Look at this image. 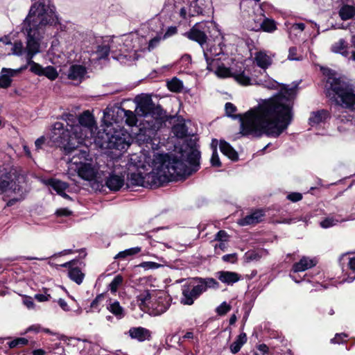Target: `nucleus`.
I'll return each mask as SVG.
<instances>
[{"label": "nucleus", "instance_id": "obj_1", "mask_svg": "<svg viewBox=\"0 0 355 355\" xmlns=\"http://www.w3.org/2000/svg\"><path fill=\"white\" fill-rule=\"evenodd\" d=\"M135 112L138 116L144 118L142 127L137 137V141L148 148L143 150L137 166L144 168L148 165L152 171L144 176L132 174L130 180L132 184L158 187L164 183L189 176L199 169L200 152L197 149L181 150L178 154L155 152L160 144L159 139L156 137L157 131L164 123L162 109L159 106H155L150 100H147L140 102Z\"/></svg>", "mask_w": 355, "mask_h": 355}, {"label": "nucleus", "instance_id": "obj_2", "mask_svg": "<svg viewBox=\"0 0 355 355\" xmlns=\"http://www.w3.org/2000/svg\"><path fill=\"white\" fill-rule=\"evenodd\" d=\"M297 85H282L279 92L272 97L261 100L258 105L244 114H234L236 107L232 103L225 105V114L241 122V133L244 136L259 137L263 135L278 137L293 120V101Z\"/></svg>", "mask_w": 355, "mask_h": 355}, {"label": "nucleus", "instance_id": "obj_3", "mask_svg": "<svg viewBox=\"0 0 355 355\" xmlns=\"http://www.w3.org/2000/svg\"><path fill=\"white\" fill-rule=\"evenodd\" d=\"M58 23V17L51 0H32L28 14L21 28V32L26 35V46L20 41L8 43L12 46V54L24 57L29 64L30 71L37 76H42L44 67L33 59L40 52L45 28Z\"/></svg>", "mask_w": 355, "mask_h": 355}, {"label": "nucleus", "instance_id": "obj_4", "mask_svg": "<svg viewBox=\"0 0 355 355\" xmlns=\"http://www.w3.org/2000/svg\"><path fill=\"white\" fill-rule=\"evenodd\" d=\"M77 121L75 127L71 128L74 137L69 135V129L64 130L62 123L55 122L50 136L52 142L68 153L81 146L92 144L97 128L92 115L89 111H85L79 116Z\"/></svg>", "mask_w": 355, "mask_h": 355}, {"label": "nucleus", "instance_id": "obj_5", "mask_svg": "<svg viewBox=\"0 0 355 355\" xmlns=\"http://www.w3.org/2000/svg\"><path fill=\"white\" fill-rule=\"evenodd\" d=\"M145 40L139 37L136 33L125 35L121 37L108 38L101 45L97 46L96 53L98 59L105 58L109 53H112L114 59L124 64H130V60L136 57L132 55L130 46H139L145 44Z\"/></svg>", "mask_w": 355, "mask_h": 355}, {"label": "nucleus", "instance_id": "obj_6", "mask_svg": "<svg viewBox=\"0 0 355 355\" xmlns=\"http://www.w3.org/2000/svg\"><path fill=\"white\" fill-rule=\"evenodd\" d=\"M207 21L196 23L185 35L191 40L197 42L202 48L205 59L207 62V68L213 69V63L220 61L218 58L224 54L223 46L221 42H207V33L209 31Z\"/></svg>", "mask_w": 355, "mask_h": 355}, {"label": "nucleus", "instance_id": "obj_7", "mask_svg": "<svg viewBox=\"0 0 355 355\" xmlns=\"http://www.w3.org/2000/svg\"><path fill=\"white\" fill-rule=\"evenodd\" d=\"M327 96L338 106L355 110V88L343 78L329 76L325 84Z\"/></svg>", "mask_w": 355, "mask_h": 355}, {"label": "nucleus", "instance_id": "obj_8", "mask_svg": "<svg viewBox=\"0 0 355 355\" xmlns=\"http://www.w3.org/2000/svg\"><path fill=\"white\" fill-rule=\"evenodd\" d=\"M65 153L71 154V157L68 162L69 170L77 172L78 176L83 180L92 181L96 179L98 173L97 168L90 163L85 162L89 156L87 146L76 148L69 153L67 151Z\"/></svg>", "mask_w": 355, "mask_h": 355}, {"label": "nucleus", "instance_id": "obj_9", "mask_svg": "<svg viewBox=\"0 0 355 355\" xmlns=\"http://www.w3.org/2000/svg\"><path fill=\"white\" fill-rule=\"evenodd\" d=\"M218 283L213 278H196L189 285L182 288L180 302L184 305H191L208 288H216Z\"/></svg>", "mask_w": 355, "mask_h": 355}, {"label": "nucleus", "instance_id": "obj_10", "mask_svg": "<svg viewBox=\"0 0 355 355\" xmlns=\"http://www.w3.org/2000/svg\"><path fill=\"white\" fill-rule=\"evenodd\" d=\"M105 123V128L103 129L106 137L107 146L109 148L123 150L128 148L130 144V135L123 129L119 128L120 126L116 125L114 126V123L111 120L107 119V122Z\"/></svg>", "mask_w": 355, "mask_h": 355}, {"label": "nucleus", "instance_id": "obj_11", "mask_svg": "<svg viewBox=\"0 0 355 355\" xmlns=\"http://www.w3.org/2000/svg\"><path fill=\"white\" fill-rule=\"evenodd\" d=\"M107 119L116 125L124 122L129 126L135 125L137 121V116L133 112L120 107L107 108L103 112V123L107 122Z\"/></svg>", "mask_w": 355, "mask_h": 355}, {"label": "nucleus", "instance_id": "obj_12", "mask_svg": "<svg viewBox=\"0 0 355 355\" xmlns=\"http://www.w3.org/2000/svg\"><path fill=\"white\" fill-rule=\"evenodd\" d=\"M207 69L210 71L214 72V73L219 78H225L233 77L238 83L243 86L253 84L252 79L244 71H232L229 67H225L223 63H220V61L213 63V69Z\"/></svg>", "mask_w": 355, "mask_h": 355}, {"label": "nucleus", "instance_id": "obj_13", "mask_svg": "<svg viewBox=\"0 0 355 355\" xmlns=\"http://www.w3.org/2000/svg\"><path fill=\"white\" fill-rule=\"evenodd\" d=\"M316 264L317 261L315 259L303 257L298 262H296L293 265L289 277L296 283H300L304 280L311 282V278L313 277L312 275L311 276L310 275L306 274L304 275L303 278H301L297 277L295 274L310 269Z\"/></svg>", "mask_w": 355, "mask_h": 355}, {"label": "nucleus", "instance_id": "obj_14", "mask_svg": "<svg viewBox=\"0 0 355 355\" xmlns=\"http://www.w3.org/2000/svg\"><path fill=\"white\" fill-rule=\"evenodd\" d=\"M24 178L15 173H8L0 177V191L21 192V185Z\"/></svg>", "mask_w": 355, "mask_h": 355}, {"label": "nucleus", "instance_id": "obj_15", "mask_svg": "<svg viewBox=\"0 0 355 355\" xmlns=\"http://www.w3.org/2000/svg\"><path fill=\"white\" fill-rule=\"evenodd\" d=\"M169 299L163 292H154V297L151 301L149 313L152 315H160L165 313L169 308Z\"/></svg>", "mask_w": 355, "mask_h": 355}, {"label": "nucleus", "instance_id": "obj_16", "mask_svg": "<svg viewBox=\"0 0 355 355\" xmlns=\"http://www.w3.org/2000/svg\"><path fill=\"white\" fill-rule=\"evenodd\" d=\"M139 37L144 38L145 40L146 43L144 44L139 45V46H136L134 45L130 46V51H132V55H135L136 58L130 60V64H132L135 61L137 60L139 57H141L140 52H144L146 51H151L155 48H157L162 40H164L162 37V33H158L155 37L150 40L149 41L147 40L146 37L140 36L137 34Z\"/></svg>", "mask_w": 355, "mask_h": 355}, {"label": "nucleus", "instance_id": "obj_17", "mask_svg": "<svg viewBox=\"0 0 355 355\" xmlns=\"http://www.w3.org/2000/svg\"><path fill=\"white\" fill-rule=\"evenodd\" d=\"M340 262L345 277L344 282H352L355 279V254H343L340 259Z\"/></svg>", "mask_w": 355, "mask_h": 355}, {"label": "nucleus", "instance_id": "obj_18", "mask_svg": "<svg viewBox=\"0 0 355 355\" xmlns=\"http://www.w3.org/2000/svg\"><path fill=\"white\" fill-rule=\"evenodd\" d=\"M248 28L254 31L272 33L277 29V25L273 19L262 16L258 19H254L252 24L249 23Z\"/></svg>", "mask_w": 355, "mask_h": 355}, {"label": "nucleus", "instance_id": "obj_19", "mask_svg": "<svg viewBox=\"0 0 355 355\" xmlns=\"http://www.w3.org/2000/svg\"><path fill=\"white\" fill-rule=\"evenodd\" d=\"M125 334H127L131 339L136 340L140 343L146 340H150L152 338L151 331L143 327H131Z\"/></svg>", "mask_w": 355, "mask_h": 355}, {"label": "nucleus", "instance_id": "obj_20", "mask_svg": "<svg viewBox=\"0 0 355 355\" xmlns=\"http://www.w3.org/2000/svg\"><path fill=\"white\" fill-rule=\"evenodd\" d=\"M265 216L262 209H257L252 212L250 214L245 216L238 221V224L241 226L254 225L263 220Z\"/></svg>", "mask_w": 355, "mask_h": 355}, {"label": "nucleus", "instance_id": "obj_21", "mask_svg": "<svg viewBox=\"0 0 355 355\" xmlns=\"http://www.w3.org/2000/svg\"><path fill=\"white\" fill-rule=\"evenodd\" d=\"M17 76L13 69L3 67L0 72V88L7 89L12 83V78Z\"/></svg>", "mask_w": 355, "mask_h": 355}, {"label": "nucleus", "instance_id": "obj_22", "mask_svg": "<svg viewBox=\"0 0 355 355\" xmlns=\"http://www.w3.org/2000/svg\"><path fill=\"white\" fill-rule=\"evenodd\" d=\"M154 292L156 291H153L150 292L149 291H144L137 296V303L141 310L148 311L151 301L154 297Z\"/></svg>", "mask_w": 355, "mask_h": 355}, {"label": "nucleus", "instance_id": "obj_23", "mask_svg": "<svg viewBox=\"0 0 355 355\" xmlns=\"http://www.w3.org/2000/svg\"><path fill=\"white\" fill-rule=\"evenodd\" d=\"M254 63L263 69H268L272 62V59L270 55L268 54L264 51H260L254 54Z\"/></svg>", "mask_w": 355, "mask_h": 355}, {"label": "nucleus", "instance_id": "obj_24", "mask_svg": "<svg viewBox=\"0 0 355 355\" xmlns=\"http://www.w3.org/2000/svg\"><path fill=\"white\" fill-rule=\"evenodd\" d=\"M331 49L332 52L339 53L343 57L351 60L352 51H349L348 43L345 39H340L338 42L333 44Z\"/></svg>", "mask_w": 355, "mask_h": 355}, {"label": "nucleus", "instance_id": "obj_25", "mask_svg": "<svg viewBox=\"0 0 355 355\" xmlns=\"http://www.w3.org/2000/svg\"><path fill=\"white\" fill-rule=\"evenodd\" d=\"M87 72L86 68L80 64H73L70 67L68 78L70 80L81 82Z\"/></svg>", "mask_w": 355, "mask_h": 355}, {"label": "nucleus", "instance_id": "obj_26", "mask_svg": "<svg viewBox=\"0 0 355 355\" xmlns=\"http://www.w3.org/2000/svg\"><path fill=\"white\" fill-rule=\"evenodd\" d=\"M107 309L112 313L117 320H121L125 315L124 308L116 300H110L107 304Z\"/></svg>", "mask_w": 355, "mask_h": 355}, {"label": "nucleus", "instance_id": "obj_27", "mask_svg": "<svg viewBox=\"0 0 355 355\" xmlns=\"http://www.w3.org/2000/svg\"><path fill=\"white\" fill-rule=\"evenodd\" d=\"M105 184L111 191H119L124 184V178L121 175L111 174L107 178Z\"/></svg>", "mask_w": 355, "mask_h": 355}, {"label": "nucleus", "instance_id": "obj_28", "mask_svg": "<svg viewBox=\"0 0 355 355\" xmlns=\"http://www.w3.org/2000/svg\"><path fill=\"white\" fill-rule=\"evenodd\" d=\"M218 279L227 285H232L240 279V275L235 272L220 271L217 273Z\"/></svg>", "mask_w": 355, "mask_h": 355}, {"label": "nucleus", "instance_id": "obj_29", "mask_svg": "<svg viewBox=\"0 0 355 355\" xmlns=\"http://www.w3.org/2000/svg\"><path fill=\"white\" fill-rule=\"evenodd\" d=\"M329 117V112L324 110L313 112L309 117V124L311 125H318L325 121Z\"/></svg>", "mask_w": 355, "mask_h": 355}, {"label": "nucleus", "instance_id": "obj_30", "mask_svg": "<svg viewBox=\"0 0 355 355\" xmlns=\"http://www.w3.org/2000/svg\"><path fill=\"white\" fill-rule=\"evenodd\" d=\"M219 147L221 153L228 158L232 161H236L238 159V153L229 143L225 141H220Z\"/></svg>", "mask_w": 355, "mask_h": 355}, {"label": "nucleus", "instance_id": "obj_31", "mask_svg": "<svg viewBox=\"0 0 355 355\" xmlns=\"http://www.w3.org/2000/svg\"><path fill=\"white\" fill-rule=\"evenodd\" d=\"M338 15L343 21L351 19L355 16V7L354 6L345 4L340 8Z\"/></svg>", "mask_w": 355, "mask_h": 355}, {"label": "nucleus", "instance_id": "obj_32", "mask_svg": "<svg viewBox=\"0 0 355 355\" xmlns=\"http://www.w3.org/2000/svg\"><path fill=\"white\" fill-rule=\"evenodd\" d=\"M254 84L261 85L270 89H277L280 86L278 82L267 76H265L263 78H260L254 80Z\"/></svg>", "mask_w": 355, "mask_h": 355}, {"label": "nucleus", "instance_id": "obj_33", "mask_svg": "<svg viewBox=\"0 0 355 355\" xmlns=\"http://www.w3.org/2000/svg\"><path fill=\"white\" fill-rule=\"evenodd\" d=\"M247 342V336L244 332L241 333L230 345V351L232 354L239 352L242 346Z\"/></svg>", "mask_w": 355, "mask_h": 355}, {"label": "nucleus", "instance_id": "obj_34", "mask_svg": "<svg viewBox=\"0 0 355 355\" xmlns=\"http://www.w3.org/2000/svg\"><path fill=\"white\" fill-rule=\"evenodd\" d=\"M46 183L55 191L58 194L65 191L69 187L68 184L66 182L53 178L47 180Z\"/></svg>", "mask_w": 355, "mask_h": 355}, {"label": "nucleus", "instance_id": "obj_35", "mask_svg": "<svg viewBox=\"0 0 355 355\" xmlns=\"http://www.w3.org/2000/svg\"><path fill=\"white\" fill-rule=\"evenodd\" d=\"M141 250V248L140 247H134L130 248L128 249H126L123 251L119 252L118 254H116L114 259H126L130 257H132L138 253H139Z\"/></svg>", "mask_w": 355, "mask_h": 355}, {"label": "nucleus", "instance_id": "obj_36", "mask_svg": "<svg viewBox=\"0 0 355 355\" xmlns=\"http://www.w3.org/2000/svg\"><path fill=\"white\" fill-rule=\"evenodd\" d=\"M69 277L73 282H75L78 284H80L84 279L85 275L81 272V270L76 268H71L68 272Z\"/></svg>", "mask_w": 355, "mask_h": 355}, {"label": "nucleus", "instance_id": "obj_37", "mask_svg": "<svg viewBox=\"0 0 355 355\" xmlns=\"http://www.w3.org/2000/svg\"><path fill=\"white\" fill-rule=\"evenodd\" d=\"M64 120L67 123L66 128H64V130L69 129V135L72 137H74L73 135L72 127L74 128L76 124L77 123V117L75 114H66L63 116Z\"/></svg>", "mask_w": 355, "mask_h": 355}, {"label": "nucleus", "instance_id": "obj_38", "mask_svg": "<svg viewBox=\"0 0 355 355\" xmlns=\"http://www.w3.org/2000/svg\"><path fill=\"white\" fill-rule=\"evenodd\" d=\"M354 220V218L350 216L347 219L339 220V219H337L334 217H327V218H324V220H322L320 223V224L322 228H329V227H333V226L337 225L338 223H340L341 221H347V220Z\"/></svg>", "mask_w": 355, "mask_h": 355}, {"label": "nucleus", "instance_id": "obj_39", "mask_svg": "<svg viewBox=\"0 0 355 355\" xmlns=\"http://www.w3.org/2000/svg\"><path fill=\"white\" fill-rule=\"evenodd\" d=\"M268 254L267 250L264 249H259L255 251L248 252L245 254V257L248 261H258L261 257Z\"/></svg>", "mask_w": 355, "mask_h": 355}, {"label": "nucleus", "instance_id": "obj_40", "mask_svg": "<svg viewBox=\"0 0 355 355\" xmlns=\"http://www.w3.org/2000/svg\"><path fill=\"white\" fill-rule=\"evenodd\" d=\"M167 87L171 92H179L182 89L183 85L181 80L177 78H173L167 83Z\"/></svg>", "mask_w": 355, "mask_h": 355}, {"label": "nucleus", "instance_id": "obj_41", "mask_svg": "<svg viewBox=\"0 0 355 355\" xmlns=\"http://www.w3.org/2000/svg\"><path fill=\"white\" fill-rule=\"evenodd\" d=\"M123 282V277L121 275H117L114 277L113 280L109 284V288L112 293L116 292L119 286H121Z\"/></svg>", "mask_w": 355, "mask_h": 355}, {"label": "nucleus", "instance_id": "obj_42", "mask_svg": "<svg viewBox=\"0 0 355 355\" xmlns=\"http://www.w3.org/2000/svg\"><path fill=\"white\" fill-rule=\"evenodd\" d=\"M42 76H46L51 80H55L58 76V73L55 67L48 66L43 69Z\"/></svg>", "mask_w": 355, "mask_h": 355}, {"label": "nucleus", "instance_id": "obj_43", "mask_svg": "<svg viewBox=\"0 0 355 355\" xmlns=\"http://www.w3.org/2000/svg\"><path fill=\"white\" fill-rule=\"evenodd\" d=\"M198 0H193L189 7V16L193 17L202 14V9L198 5Z\"/></svg>", "mask_w": 355, "mask_h": 355}, {"label": "nucleus", "instance_id": "obj_44", "mask_svg": "<svg viewBox=\"0 0 355 355\" xmlns=\"http://www.w3.org/2000/svg\"><path fill=\"white\" fill-rule=\"evenodd\" d=\"M28 340L25 338H17L8 343L10 348L22 347L27 345Z\"/></svg>", "mask_w": 355, "mask_h": 355}, {"label": "nucleus", "instance_id": "obj_45", "mask_svg": "<svg viewBox=\"0 0 355 355\" xmlns=\"http://www.w3.org/2000/svg\"><path fill=\"white\" fill-rule=\"evenodd\" d=\"M232 309L230 304L227 303L226 302H223L221 303L216 309V312L219 315H225L227 312H229Z\"/></svg>", "mask_w": 355, "mask_h": 355}, {"label": "nucleus", "instance_id": "obj_46", "mask_svg": "<svg viewBox=\"0 0 355 355\" xmlns=\"http://www.w3.org/2000/svg\"><path fill=\"white\" fill-rule=\"evenodd\" d=\"M12 193L16 195V197H14L8 201V202L6 204V205L8 207H11V206L14 205L17 202L20 201L24 198V191L22 187H21V193L19 192H12Z\"/></svg>", "mask_w": 355, "mask_h": 355}, {"label": "nucleus", "instance_id": "obj_47", "mask_svg": "<svg viewBox=\"0 0 355 355\" xmlns=\"http://www.w3.org/2000/svg\"><path fill=\"white\" fill-rule=\"evenodd\" d=\"M139 267L145 270L157 269L161 266V264L153 261H144L139 265Z\"/></svg>", "mask_w": 355, "mask_h": 355}, {"label": "nucleus", "instance_id": "obj_48", "mask_svg": "<svg viewBox=\"0 0 355 355\" xmlns=\"http://www.w3.org/2000/svg\"><path fill=\"white\" fill-rule=\"evenodd\" d=\"M48 58L49 61L54 65L60 66L62 64V62L60 60V55L56 56L51 50H49L48 52Z\"/></svg>", "mask_w": 355, "mask_h": 355}, {"label": "nucleus", "instance_id": "obj_49", "mask_svg": "<svg viewBox=\"0 0 355 355\" xmlns=\"http://www.w3.org/2000/svg\"><path fill=\"white\" fill-rule=\"evenodd\" d=\"M173 131L176 136L178 137L182 138L186 136L187 130L184 125H178L174 126Z\"/></svg>", "mask_w": 355, "mask_h": 355}, {"label": "nucleus", "instance_id": "obj_50", "mask_svg": "<svg viewBox=\"0 0 355 355\" xmlns=\"http://www.w3.org/2000/svg\"><path fill=\"white\" fill-rule=\"evenodd\" d=\"M347 337L348 336L345 333L336 334L334 338L331 339V343L333 344H340L343 343Z\"/></svg>", "mask_w": 355, "mask_h": 355}, {"label": "nucleus", "instance_id": "obj_51", "mask_svg": "<svg viewBox=\"0 0 355 355\" xmlns=\"http://www.w3.org/2000/svg\"><path fill=\"white\" fill-rule=\"evenodd\" d=\"M211 166H216V167H219L221 166V162L220 161L218 154L216 148L214 149L213 153H212V155L211 157Z\"/></svg>", "mask_w": 355, "mask_h": 355}, {"label": "nucleus", "instance_id": "obj_52", "mask_svg": "<svg viewBox=\"0 0 355 355\" xmlns=\"http://www.w3.org/2000/svg\"><path fill=\"white\" fill-rule=\"evenodd\" d=\"M288 59L290 60H300L301 56H297V48L291 47L288 50Z\"/></svg>", "mask_w": 355, "mask_h": 355}, {"label": "nucleus", "instance_id": "obj_53", "mask_svg": "<svg viewBox=\"0 0 355 355\" xmlns=\"http://www.w3.org/2000/svg\"><path fill=\"white\" fill-rule=\"evenodd\" d=\"M103 296L102 295H98L91 303L90 307L97 311H100V302L103 300Z\"/></svg>", "mask_w": 355, "mask_h": 355}, {"label": "nucleus", "instance_id": "obj_54", "mask_svg": "<svg viewBox=\"0 0 355 355\" xmlns=\"http://www.w3.org/2000/svg\"><path fill=\"white\" fill-rule=\"evenodd\" d=\"M177 28L175 26H170L167 28L166 33L162 35V37L164 40H166L177 33Z\"/></svg>", "mask_w": 355, "mask_h": 355}, {"label": "nucleus", "instance_id": "obj_55", "mask_svg": "<svg viewBox=\"0 0 355 355\" xmlns=\"http://www.w3.org/2000/svg\"><path fill=\"white\" fill-rule=\"evenodd\" d=\"M286 198L288 200H289L293 202H298L302 200V195L300 193L293 192V193H289Z\"/></svg>", "mask_w": 355, "mask_h": 355}, {"label": "nucleus", "instance_id": "obj_56", "mask_svg": "<svg viewBox=\"0 0 355 355\" xmlns=\"http://www.w3.org/2000/svg\"><path fill=\"white\" fill-rule=\"evenodd\" d=\"M35 298L40 302L49 301L51 299V295L46 293H38L35 295Z\"/></svg>", "mask_w": 355, "mask_h": 355}, {"label": "nucleus", "instance_id": "obj_57", "mask_svg": "<svg viewBox=\"0 0 355 355\" xmlns=\"http://www.w3.org/2000/svg\"><path fill=\"white\" fill-rule=\"evenodd\" d=\"M268 351V347L264 345H259L257 347V352H255V355H266Z\"/></svg>", "mask_w": 355, "mask_h": 355}, {"label": "nucleus", "instance_id": "obj_58", "mask_svg": "<svg viewBox=\"0 0 355 355\" xmlns=\"http://www.w3.org/2000/svg\"><path fill=\"white\" fill-rule=\"evenodd\" d=\"M305 28V24L304 23H297L292 25L290 28V31H298L300 33L302 32Z\"/></svg>", "mask_w": 355, "mask_h": 355}, {"label": "nucleus", "instance_id": "obj_59", "mask_svg": "<svg viewBox=\"0 0 355 355\" xmlns=\"http://www.w3.org/2000/svg\"><path fill=\"white\" fill-rule=\"evenodd\" d=\"M57 303L58 304V305L60 306V307L64 311H70V308H69V306L68 305L67 302L62 298H59L58 300H57Z\"/></svg>", "mask_w": 355, "mask_h": 355}, {"label": "nucleus", "instance_id": "obj_60", "mask_svg": "<svg viewBox=\"0 0 355 355\" xmlns=\"http://www.w3.org/2000/svg\"><path fill=\"white\" fill-rule=\"evenodd\" d=\"M55 214L58 216H70L72 212L67 208H60L56 211Z\"/></svg>", "mask_w": 355, "mask_h": 355}, {"label": "nucleus", "instance_id": "obj_61", "mask_svg": "<svg viewBox=\"0 0 355 355\" xmlns=\"http://www.w3.org/2000/svg\"><path fill=\"white\" fill-rule=\"evenodd\" d=\"M222 259L225 262L234 263L236 260V254H228L223 256Z\"/></svg>", "mask_w": 355, "mask_h": 355}, {"label": "nucleus", "instance_id": "obj_62", "mask_svg": "<svg viewBox=\"0 0 355 355\" xmlns=\"http://www.w3.org/2000/svg\"><path fill=\"white\" fill-rule=\"evenodd\" d=\"M23 304L24 306H26L28 309H34L35 304L33 300V299L30 297H26L23 300Z\"/></svg>", "mask_w": 355, "mask_h": 355}, {"label": "nucleus", "instance_id": "obj_63", "mask_svg": "<svg viewBox=\"0 0 355 355\" xmlns=\"http://www.w3.org/2000/svg\"><path fill=\"white\" fill-rule=\"evenodd\" d=\"M45 140L46 139L44 136H42L36 139V141H35V146L36 150H38L42 148V146L44 145V144L45 142Z\"/></svg>", "mask_w": 355, "mask_h": 355}, {"label": "nucleus", "instance_id": "obj_64", "mask_svg": "<svg viewBox=\"0 0 355 355\" xmlns=\"http://www.w3.org/2000/svg\"><path fill=\"white\" fill-rule=\"evenodd\" d=\"M351 43H352V46L353 47V50L352 51V54H351L350 58H351V60L355 61V35L352 36Z\"/></svg>", "mask_w": 355, "mask_h": 355}]
</instances>
